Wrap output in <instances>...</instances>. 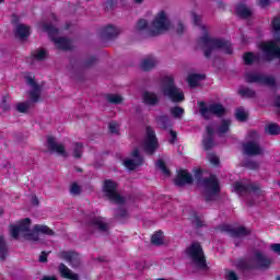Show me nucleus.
Segmentation results:
<instances>
[{"mask_svg":"<svg viewBox=\"0 0 280 280\" xmlns=\"http://www.w3.org/2000/svg\"><path fill=\"white\" fill-rule=\"evenodd\" d=\"M135 3H143V0H133Z\"/></svg>","mask_w":280,"mask_h":280,"instance_id":"obj_57","label":"nucleus"},{"mask_svg":"<svg viewBox=\"0 0 280 280\" xmlns=\"http://www.w3.org/2000/svg\"><path fill=\"white\" fill-rule=\"evenodd\" d=\"M257 189H259L257 186L249 184L248 182H236L232 187V191L237 194V196L250 194L253 198L259 194V190Z\"/></svg>","mask_w":280,"mask_h":280,"instance_id":"obj_12","label":"nucleus"},{"mask_svg":"<svg viewBox=\"0 0 280 280\" xmlns=\"http://www.w3.org/2000/svg\"><path fill=\"white\" fill-rule=\"evenodd\" d=\"M33 203H34V205H38V199L35 198V199L33 200Z\"/></svg>","mask_w":280,"mask_h":280,"instance_id":"obj_58","label":"nucleus"},{"mask_svg":"<svg viewBox=\"0 0 280 280\" xmlns=\"http://www.w3.org/2000/svg\"><path fill=\"white\" fill-rule=\"evenodd\" d=\"M90 226H93L94 229H98V231H107L108 224H106V221H104V218L96 217L92 219L90 222Z\"/></svg>","mask_w":280,"mask_h":280,"instance_id":"obj_23","label":"nucleus"},{"mask_svg":"<svg viewBox=\"0 0 280 280\" xmlns=\"http://www.w3.org/2000/svg\"><path fill=\"white\" fill-rule=\"evenodd\" d=\"M225 279L226 280H237V273H235V271L228 270L225 272Z\"/></svg>","mask_w":280,"mask_h":280,"instance_id":"obj_48","label":"nucleus"},{"mask_svg":"<svg viewBox=\"0 0 280 280\" xmlns=\"http://www.w3.org/2000/svg\"><path fill=\"white\" fill-rule=\"evenodd\" d=\"M271 25L273 30V37L276 40H280V18H275Z\"/></svg>","mask_w":280,"mask_h":280,"instance_id":"obj_31","label":"nucleus"},{"mask_svg":"<svg viewBox=\"0 0 280 280\" xmlns=\"http://www.w3.org/2000/svg\"><path fill=\"white\" fill-rule=\"evenodd\" d=\"M26 84L31 86V92L28 93V102L18 103L16 110L19 113H27L30 110V104H36L40 100V88L34 82V78L27 75L25 78Z\"/></svg>","mask_w":280,"mask_h":280,"instance_id":"obj_5","label":"nucleus"},{"mask_svg":"<svg viewBox=\"0 0 280 280\" xmlns=\"http://www.w3.org/2000/svg\"><path fill=\"white\" fill-rule=\"evenodd\" d=\"M8 257V247L5 246V240L0 236V259Z\"/></svg>","mask_w":280,"mask_h":280,"instance_id":"obj_38","label":"nucleus"},{"mask_svg":"<svg viewBox=\"0 0 280 280\" xmlns=\"http://www.w3.org/2000/svg\"><path fill=\"white\" fill-rule=\"evenodd\" d=\"M224 231H231V234L233 237H244V235H248L250 231L246 230L244 226L236 228L234 230H231V226L225 225Z\"/></svg>","mask_w":280,"mask_h":280,"instance_id":"obj_24","label":"nucleus"},{"mask_svg":"<svg viewBox=\"0 0 280 280\" xmlns=\"http://www.w3.org/2000/svg\"><path fill=\"white\" fill-rule=\"evenodd\" d=\"M236 14L241 16V19H248V16L253 14V11L245 4H238L236 7Z\"/></svg>","mask_w":280,"mask_h":280,"instance_id":"obj_26","label":"nucleus"},{"mask_svg":"<svg viewBox=\"0 0 280 280\" xmlns=\"http://www.w3.org/2000/svg\"><path fill=\"white\" fill-rule=\"evenodd\" d=\"M38 27L40 32H46L48 34L51 40L55 42V45L58 47V49H71V42L69 39L54 36L55 34H58V30L51 24L42 22L39 23Z\"/></svg>","mask_w":280,"mask_h":280,"instance_id":"obj_7","label":"nucleus"},{"mask_svg":"<svg viewBox=\"0 0 280 280\" xmlns=\"http://www.w3.org/2000/svg\"><path fill=\"white\" fill-rule=\"evenodd\" d=\"M159 93L165 97H168V100L172 102H183V100H185V94H183V91L174 85V77L172 74L162 78Z\"/></svg>","mask_w":280,"mask_h":280,"instance_id":"obj_4","label":"nucleus"},{"mask_svg":"<svg viewBox=\"0 0 280 280\" xmlns=\"http://www.w3.org/2000/svg\"><path fill=\"white\" fill-rule=\"evenodd\" d=\"M170 135H171L170 143H175V141H176V132L171 131Z\"/></svg>","mask_w":280,"mask_h":280,"instance_id":"obj_53","label":"nucleus"},{"mask_svg":"<svg viewBox=\"0 0 280 280\" xmlns=\"http://www.w3.org/2000/svg\"><path fill=\"white\" fill-rule=\"evenodd\" d=\"M186 257L190 259L191 264L199 270H207V260L202 247L198 243H194L186 249Z\"/></svg>","mask_w":280,"mask_h":280,"instance_id":"obj_6","label":"nucleus"},{"mask_svg":"<svg viewBox=\"0 0 280 280\" xmlns=\"http://www.w3.org/2000/svg\"><path fill=\"white\" fill-rule=\"evenodd\" d=\"M200 115H202V117H205V119H210V117L212 115H217L218 117H222V115L224 114V107L220 104H210L207 105L205 103H202L200 105Z\"/></svg>","mask_w":280,"mask_h":280,"instance_id":"obj_14","label":"nucleus"},{"mask_svg":"<svg viewBox=\"0 0 280 280\" xmlns=\"http://www.w3.org/2000/svg\"><path fill=\"white\" fill-rule=\"evenodd\" d=\"M240 94L244 95L245 97H253V95H255V93L248 89H241Z\"/></svg>","mask_w":280,"mask_h":280,"instance_id":"obj_49","label":"nucleus"},{"mask_svg":"<svg viewBox=\"0 0 280 280\" xmlns=\"http://www.w3.org/2000/svg\"><path fill=\"white\" fill-rule=\"evenodd\" d=\"M245 80L249 84H253L256 82L257 84H262L265 86H275V78L268 77L266 74L246 72Z\"/></svg>","mask_w":280,"mask_h":280,"instance_id":"obj_13","label":"nucleus"},{"mask_svg":"<svg viewBox=\"0 0 280 280\" xmlns=\"http://www.w3.org/2000/svg\"><path fill=\"white\" fill-rule=\"evenodd\" d=\"M0 215H3V209H0Z\"/></svg>","mask_w":280,"mask_h":280,"instance_id":"obj_59","label":"nucleus"},{"mask_svg":"<svg viewBox=\"0 0 280 280\" xmlns=\"http://www.w3.org/2000/svg\"><path fill=\"white\" fill-rule=\"evenodd\" d=\"M270 249L277 255H280V244H271Z\"/></svg>","mask_w":280,"mask_h":280,"instance_id":"obj_50","label":"nucleus"},{"mask_svg":"<svg viewBox=\"0 0 280 280\" xmlns=\"http://www.w3.org/2000/svg\"><path fill=\"white\" fill-rule=\"evenodd\" d=\"M47 145L51 150V152L59 154V156H68L67 150H65V145L60 142H57L56 138H54L51 136L48 137Z\"/></svg>","mask_w":280,"mask_h":280,"instance_id":"obj_16","label":"nucleus"},{"mask_svg":"<svg viewBox=\"0 0 280 280\" xmlns=\"http://www.w3.org/2000/svg\"><path fill=\"white\" fill-rule=\"evenodd\" d=\"M244 153L247 154L248 156H257L259 154H262L264 149L259 147V143L257 141H249L246 142L243 145Z\"/></svg>","mask_w":280,"mask_h":280,"instance_id":"obj_17","label":"nucleus"},{"mask_svg":"<svg viewBox=\"0 0 280 280\" xmlns=\"http://www.w3.org/2000/svg\"><path fill=\"white\" fill-rule=\"evenodd\" d=\"M59 272H60L61 277H63V279H70V280L79 279L78 275L73 273V271H71V269H69L67 266H65V264H61L59 266Z\"/></svg>","mask_w":280,"mask_h":280,"instance_id":"obj_22","label":"nucleus"},{"mask_svg":"<svg viewBox=\"0 0 280 280\" xmlns=\"http://www.w3.org/2000/svg\"><path fill=\"white\" fill-rule=\"evenodd\" d=\"M103 191L112 202H115L116 205H121L124 202V197L117 192V183L110 179L105 180Z\"/></svg>","mask_w":280,"mask_h":280,"instance_id":"obj_11","label":"nucleus"},{"mask_svg":"<svg viewBox=\"0 0 280 280\" xmlns=\"http://www.w3.org/2000/svg\"><path fill=\"white\" fill-rule=\"evenodd\" d=\"M43 280H56V277H49V276H47V277H44Z\"/></svg>","mask_w":280,"mask_h":280,"instance_id":"obj_56","label":"nucleus"},{"mask_svg":"<svg viewBox=\"0 0 280 280\" xmlns=\"http://www.w3.org/2000/svg\"><path fill=\"white\" fill-rule=\"evenodd\" d=\"M15 36L21 40H25L30 36V26L25 24H19L15 28Z\"/></svg>","mask_w":280,"mask_h":280,"instance_id":"obj_21","label":"nucleus"},{"mask_svg":"<svg viewBox=\"0 0 280 280\" xmlns=\"http://www.w3.org/2000/svg\"><path fill=\"white\" fill-rule=\"evenodd\" d=\"M170 124V118H167V116H162L159 118V126H161L162 128H167Z\"/></svg>","mask_w":280,"mask_h":280,"instance_id":"obj_45","label":"nucleus"},{"mask_svg":"<svg viewBox=\"0 0 280 280\" xmlns=\"http://www.w3.org/2000/svg\"><path fill=\"white\" fill-rule=\"evenodd\" d=\"M191 19L195 25H198L199 30L203 34L199 39V45L205 51V56L209 58L213 51H223L224 54H233V47L230 42H224V39H215L209 37L207 33V26H205L196 13H191Z\"/></svg>","mask_w":280,"mask_h":280,"instance_id":"obj_2","label":"nucleus"},{"mask_svg":"<svg viewBox=\"0 0 280 280\" xmlns=\"http://www.w3.org/2000/svg\"><path fill=\"white\" fill-rule=\"evenodd\" d=\"M230 128H231V120L224 119L219 125V127L217 129V135H219V137H224V135L229 133Z\"/></svg>","mask_w":280,"mask_h":280,"instance_id":"obj_25","label":"nucleus"},{"mask_svg":"<svg viewBox=\"0 0 280 280\" xmlns=\"http://www.w3.org/2000/svg\"><path fill=\"white\" fill-rule=\"evenodd\" d=\"M243 58H244L245 65H253V62H259V56L253 52L245 54Z\"/></svg>","mask_w":280,"mask_h":280,"instance_id":"obj_32","label":"nucleus"},{"mask_svg":"<svg viewBox=\"0 0 280 280\" xmlns=\"http://www.w3.org/2000/svg\"><path fill=\"white\" fill-rule=\"evenodd\" d=\"M109 132H112L113 135H116V132H119V125L115 121L109 122Z\"/></svg>","mask_w":280,"mask_h":280,"instance_id":"obj_47","label":"nucleus"},{"mask_svg":"<svg viewBox=\"0 0 280 280\" xmlns=\"http://www.w3.org/2000/svg\"><path fill=\"white\" fill-rule=\"evenodd\" d=\"M142 164L143 158L139 154V149L133 150L131 156L124 161V165L127 170H137V167Z\"/></svg>","mask_w":280,"mask_h":280,"instance_id":"obj_15","label":"nucleus"},{"mask_svg":"<svg viewBox=\"0 0 280 280\" xmlns=\"http://www.w3.org/2000/svg\"><path fill=\"white\" fill-rule=\"evenodd\" d=\"M259 49L265 60H275V58H278V60H280V47L277 42H262L259 44Z\"/></svg>","mask_w":280,"mask_h":280,"instance_id":"obj_8","label":"nucleus"},{"mask_svg":"<svg viewBox=\"0 0 280 280\" xmlns=\"http://www.w3.org/2000/svg\"><path fill=\"white\" fill-rule=\"evenodd\" d=\"M106 100L110 104H121V102H124V97H121V95L118 94H108L106 96Z\"/></svg>","mask_w":280,"mask_h":280,"instance_id":"obj_36","label":"nucleus"},{"mask_svg":"<svg viewBox=\"0 0 280 280\" xmlns=\"http://www.w3.org/2000/svg\"><path fill=\"white\" fill-rule=\"evenodd\" d=\"M9 100H10V96H3L2 97L1 108H2L3 112L10 110V105L8 104Z\"/></svg>","mask_w":280,"mask_h":280,"instance_id":"obj_46","label":"nucleus"},{"mask_svg":"<svg viewBox=\"0 0 280 280\" xmlns=\"http://www.w3.org/2000/svg\"><path fill=\"white\" fill-rule=\"evenodd\" d=\"M156 58L148 57L142 61L141 67L143 71H150V69H154V67H156Z\"/></svg>","mask_w":280,"mask_h":280,"instance_id":"obj_29","label":"nucleus"},{"mask_svg":"<svg viewBox=\"0 0 280 280\" xmlns=\"http://www.w3.org/2000/svg\"><path fill=\"white\" fill-rule=\"evenodd\" d=\"M156 167L161 170L164 176H170V170H167V167L165 166V162H163V160H159L156 162Z\"/></svg>","mask_w":280,"mask_h":280,"instance_id":"obj_41","label":"nucleus"},{"mask_svg":"<svg viewBox=\"0 0 280 280\" xmlns=\"http://www.w3.org/2000/svg\"><path fill=\"white\" fill-rule=\"evenodd\" d=\"M143 100L149 106H154V104H159V95L153 92H144Z\"/></svg>","mask_w":280,"mask_h":280,"instance_id":"obj_27","label":"nucleus"},{"mask_svg":"<svg viewBox=\"0 0 280 280\" xmlns=\"http://www.w3.org/2000/svg\"><path fill=\"white\" fill-rule=\"evenodd\" d=\"M142 148L147 154H154L159 150V139L151 127H147V133L142 142Z\"/></svg>","mask_w":280,"mask_h":280,"instance_id":"obj_10","label":"nucleus"},{"mask_svg":"<svg viewBox=\"0 0 280 280\" xmlns=\"http://www.w3.org/2000/svg\"><path fill=\"white\" fill-rule=\"evenodd\" d=\"M33 58L35 60H45L47 58V51L43 48L37 49L33 52Z\"/></svg>","mask_w":280,"mask_h":280,"instance_id":"obj_39","label":"nucleus"},{"mask_svg":"<svg viewBox=\"0 0 280 280\" xmlns=\"http://www.w3.org/2000/svg\"><path fill=\"white\" fill-rule=\"evenodd\" d=\"M151 242L154 246H161L163 244V232H155L151 237Z\"/></svg>","mask_w":280,"mask_h":280,"instance_id":"obj_34","label":"nucleus"},{"mask_svg":"<svg viewBox=\"0 0 280 280\" xmlns=\"http://www.w3.org/2000/svg\"><path fill=\"white\" fill-rule=\"evenodd\" d=\"M247 166L249 167V170H257L256 163H249V164H247Z\"/></svg>","mask_w":280,"mask_h":280,"instance_id":"obj_55","label":"nucleus"},{"mask_svg":"<svg viewBox=\"0 0 280 280\" xmlns=\"http://www.w3.org/2000/svg\"><path fill=\"white\" fill-rule=\"evenodd\" d=\"M184 113H185V110L182 107L171 108V115H173V117H183Z\"/></svg>","mask_w":280,"mask_h":280,"instance_id":"obj_42","label":"nucleus"},{"mask_svg":"<svg viewBox=\"0 0 280 280\" xmlns=\"http://www.w3.org/2000/svg\"><path fill=\"white\" fill-rule=\"evenodd\" d=\"M105 36H108L109 38H112L113 36H117L119 34V28L109 25L105 28L104 31Z\"/></svg>","mask_w":280,"mask_h":280,"instance_id":"obj_37","label":"nucleus"},{"mask_svg":"<svg viewBox=\"0 0 280 280\" xmlns=\"http://www.w3.org/2000/svg\"><path fill=\"white\" fill-rule=\"evenodd\" d=\"M206 130H207V133L203 137L202 145L205 150H210V148H213V130H214L213 125H209L206 128Z\"/></svg>","mask_w":280,"mask_h":280,"instance_id":"obj_20","label":"nucleus"},{"mask_svg":"<svg viewBox=\"0 0 280 280\" xmlns=\"http://www.w3.org/2000/svg\"><path fill=\"white\" fill-rule=\"evenodd\" d=\"M80 191H82V188H80V185H78L77 183L70 186V194L72 196H79Z\"/></svg>","mask_w":280,"mask_h":280,"instance_id":"obj_43","label":"nucleus"},{"mask_svg":"<svg viewBox=\"0 0 280 280\" xmlns=\"http://www.w3.org/2000/svg\"><path fill=\"white\" fill-rule=\"evenodd\" d=\"M208 160L211 163V165H219L220 164V158L213 153L208 154Z\"/></svg>","mask_w":280,"mask_h":280,"instance_id":"obj_44","label":"nucleus"},{"mask_svg":"<svg viewBox=\"0 0 280 280\" xmlns=\"http://www.w3.org/2000/svg\"><path fill=\"white\" fill-rule=\"evenodd\" d=\"M235 116L238 121H246L248 119V112L243 107H240L236 109Z\"/></svg>","mask_w":280,"mask_h":280,"instance_id":"obj_35","label":"nucleus"},{"mask_svg":"<svg viewBox=\"0 0 280 280\" xmlns=\"http://www.w3.org/2000/svg\"><path fill=\"white\" fill-rule=\"evenodd\" d=\"M255 259L259 268H268L270 266V259L266 258L261 253H257Z\"/></svg>","mask_w":280,"mask_h":280,"instance_id":"obj_30","label":"nucleus"},{"mask_svg":"<svg viewBox=\"0 0 280 280\" xmlns=\"http://www.w3.org/2000/svg\"><path fill=\"white\" fill-rule=\"evenodd\" d=\"M136 30L138 32H148L150 36H159V34H164V32L172 30V22H170L167 13L160 11L151 25H148V21L140 20L136 25Z\"/></svg>","mask_w":280,"mask_h":280,"instance_id":"obj_3","label":"nucleus"},{"mask_svg":"<svg viewBox=\"0 0 280 280\" xmlns=\"http://www.w3.org/2000/svg\"><path fill=\"white\" fill-rule=\"evenodd\" d=\"M3 0H0V3L2 2Z\"/></svg>","mask_w":280,"mask_h":280,"instance_id":"obj_61","label":"nucleus"},{"mask_svg":"<svg viewBox=\"0 0 280 280\" xmlns=\"http://www.w3.org/2000/svg\"><path fill=\"white\" fill-rule=\"evenodd\" d=\"M266 132H268V135H279L280 132V127L277 124H269L266 128H265Z\"/></svg>","mask_w":280,"mask_h":280,"instance_id":"obj_40","label":"nucleus"},{"mask_svg":"<svg viewBox=\"0 0 280 280\" xmlns=\"http://www.w3.org/2000/svg\"><path fill=\"white\" fill-rule=\"evenodd\" d=\"M83 148L84 145L82 143H74L72 145V156H74V159H80L82 156Z\"/></svg>","mask_w":280,"mask_h":280,"instance_id":"obj_33","label":"nucleus"},{"mask_svg":"<svg viewBox=\"0 0 280 280\" xmlns=\"http://www.w3.org/2000/svg\"><path fill=\"white\" fill-rule=\"evenodd\" d=\"M261 8H266V5H270V0H258Z\"/></svg>","mask_w":280,"mask_h":280,"instance_id":"obj_52","label":"nucleus"},{"mask_svg":"<svg viewBox=\"0 0 280 280\" xmlns=\"http://www.w3.org/2000/svg\"><path fill=\"white\" fill-rule=\"evenodd\" d=\"M32 220L30 218L22 219L9 226V233L13 240H30L38 242L43 235H54V231L47 225H34L31 230Z\"/></svg>","mask_w":280,"mask_h":280,"instance_id":"obj_1","label":"nucleus"},{"mask_svg":"<svg viewBox=\"0 0 280 280\" xmlns=\"http://www.w3.org/2000/svg\"><path fill=\"white\" fill-rule=\"evenodd\" d=\"M177 34H183V32H185V26L183 25V23L177 24Z\"/></svg>","mask_w":280,"mask_h":280,"instance_id":"obj_51","label":"nucleus"},{"mask_svg":"<svg viewBox=\"0 0 280 280\" xmlns=\"http://www.w3.org/2000/svg\"><path fill=\"white\" fill-rule=\"evenodd\" d=\"M61 259L68 261L72 268H78L80 266V256L75 252H61L60 253Z\"/></svg>","mask_w":280,"mask_h":280,"instance_id":"obj_18","label":"nucleus"},{"mask_svg":"<svg viewBox=\"0 0 280 280\" xmlns=\"http://www.w3.org/2000/svg\"><path fill=\"white\" fill-rule=\"evenodd\" d=\"M194 178L191 177V174L187 171H179L178 175L175 179V185L178 187H183V185H189L191 184Z\"/></svg>","mask_w":280,"mask_h":280,"instance_id":"obj_19","label":"nucleus"},{"mask_svg":"<svg viewBox=\"0 0 280 280\" xmlns=\"http://www.w3.org/2000/svg\"><path fill=\"white\" fill-rule=\"evenodd\" d=\"M277 280H280V277H278Z\"/></svg>","mask_w":280,"mask_h":280,"instance_id":"obj_60","label":"nucleus"},{"mask_svg":"<svg viewBox=\"0 0 280 280\" xmlns=\"http://www.w3.org/2000/svg\"><path fill=\"white\" fill-rule=\"evenodd\" d=\"M201 80H205V74H189L187 79L188 84L191 89H195V86H198Z\"/></svg>","mask_w":280,"mask_h":280,"instance_id":"obj_28","label":"nucleus"},{"mask_svg":"<svg viewBox=\"0 0 280 280\" xmlns=\"http://www.w3.org/2000/svg\"><path fill=\"white\" fill-rule=\"evenodd\" d=\"M39 261H42V262L47 261V254L42 253V255L39 256Z\"/></svg>","mask_w":280,"mask_h":280,"instance_id":"obj_54","label":"nucleus"},{"mask_svg":"<svg viewBox=\"0 0 280 280\" xmlns=\"http://www.w3.org/2000/svg\"><path fill=\"white\" fill-rule=\"evenodd\" d=\"M205 197L206 200H214L215 196L220 194V182L215 175H211L209 178L203 179Z\"/></svg>","mask_w":280,"mask_h":280,"instance_id":"obj_9","label":"nucleus"}]
</instances>
